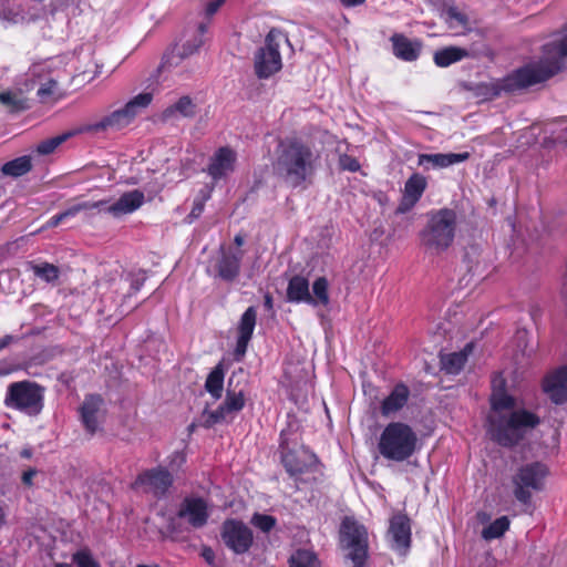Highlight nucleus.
Instances as JSON below:
<instances>
[{
  "instance_id": "obj_1",
  "label": "nucleus",
  "mask_w": 567,
  "mask_h": 567,
  "mask_svg": "<svg viewBox=\"0 0 567 567\" xmlns=\"http://www.w3.org/2000/svg\"><path fill=\"white\" fill-rule=\"evenodd\" d=\"M503 380H493L492 411L488 416L492 437L504 446L517 444L525 434L539 424V417L519 408L517 400L503 389Z\"/></svg>"
},
{
  "instance_id": "obj_2",
  "label": "nucleus",
  "mask_w": 567,
  "mask_h": 567,
  "mask_svg": "<svg viewBox=\"0 0 567 567\" xmlns=\"http://www.w3.org/2000/svg\"><path fill=\"white\" fill-rule=\"evenodd\" d=\"M319 155L300 140H286L279 143L274 162L275 174L288 186H301L312 174Z\"/></svg>"
},
{
  "instance_id": "obj_3",
  "label": "nucleus",
  "mask_w": 567,
  "mask_h": 567,
  "mask_svg": "<svg viewBox=\"0 0 567 567\" xmlns=\"http://www.w3.org/2000/svg\"><path fill=\"white\" fill-rule=\"evenodd\" d=\"M567 56V29L561 34L544 45L539 62L528 64L517 70L505 80L504 90H516L547 80L563 68V60Z\"/></svg>"
},
{
  "instance_id": "obj_4",
  "label": "nucleus",
  "mask_w": 567,
  "mask_h": 567,
  "mask_svg": "<svg viewBox=\"0 0 567 567\" xmlns=\"http://www.w3.org/2000/svg\"><path fill=\"white\" fill-rule=\"evenodd\" d=\"M416 444L417 435L410 425L392 422L382 431L378 450L385 460L403 462L413 455Z\"/></svg>"
},
{
  "instance_id": "obj_5",
  "label": "nucleus",
  "mask_w": 567,
  "mask_h": 567,
  "mask_svg": "<svg viewBox=\"0 0 567 567\" xmlns=\"http://www.w3.org/2000/svg\"><path fill=\"white\" fill-rule=\"evenodd\" d=\"M456 230V213L442 208L429 214L426 227L421 233L422 244L436 252L447 249Z\"/></svg>"
},
{
  "instance_id": "obj_6",
  "label": "nucleus",
  "mask_w": 567,
  "mask_h": 567,
  "mask_svg": "<svg viewBox=\"0 0 567 567\" xmlns=\"http://www.w3.org/2000/svg\"><path fill=\"white\" fill-rule=\"evenodd\" d=\"M44 389L32 381H19L9 384L4 404L27 415L35 416L43 409Z\"/></svg>"
},
{
  "instance_id": "obj_7",
  "label": "nucleus",
  "mask_w": 567,
  "mask_h": 567,
  "mask_svg": "<svg viewBox=\"0 0 567 567\" xmlns=\"http://www.w3.org/2000/svg\"><path fill=\"white\" fill-rule=\"evenodd\" d=\"M152 99L153 95L148 92L140 93L128 101L124 107L112 112L94 124L80 127L79 132L92 133L106 130H121L127 126L142 110L146 109L152 102Z\"/></svg>"
},
{
  "instance_id": "obj_8",
  "label": "nucleus",
  "mask_w": 567,
  "mask_h": 567,
  "mask_svg": "<svg viewBox=\"0 0 567 567\" xmlns=\"http://www.w3.org/2000/svg\"><path fill=\"white\" fill-rule=\"evenodd\" d=\"M547 475L548 468L540 462L527 463L519 466L512 477L515 498L523 504H527L532 498L533 492H538L544 488Z\"/></svg>"
},
{
  "instance_id": "obj_9",
  "label": "nucleus",
  "mask_w": 567,
  "mask_h": 567,
  "mask_svg": "<svg viewBox=\"0 0 567 567\" xmlns=\"http://www.w3.org/2000/svg\"><path fill=\"white\" fill-rule=\"evenodd\" d=\"M288 40L279 30L272 29L265 39V45L261 47L254 58L255 72L258 78L267 79L277 73L282 68L280 44Z\"/></svg>"
},
{
  "instance_id": "obj_10",
  "label": "nucleus",
  "mask_w": 567,
  "mask_h": 567,
  "mask_svg": "<svg viewBox=\"0 0 567 567\" xmlns=\"http://www.w3.org/2000/svg\"><path fill=\"white\" fill-rule=\"evenodd\" d=\"M341 544L349 550V558L354 567H362L368 557V532L352 517L342 520L340 529Z\"/></svg>"
},
{
  "instance_id": "obj_11",
  "label": "nucleus",
  "mask_w": 567,
  "mask_h": 567,
  "mask_svg": "<svg viewBox=\"0 0 567 567\" xmlns=\"http://www.w3.org/2000/svg\"><path fill=\"white\" fill-rule=\"evenodd\" d=\"M205 24L190 32L184 34L183 39L174 45L171 53L166 55L165 65L168 68L177 66L179 62L196 53L204 43Z\"/></svg>"
},
{
  "instance_id": "obj_12",
  "label": "nucleus",
  "mask_w": 567,
  "mask_h": 567,
  "mask_svg": "<svg viewBox=\"0 0 567 567\" xmlns=\"http://www.w3.org/2000/svg\"><path fill=\"white\" fill-rule=\"evenodd\" d=\"M221 538L224 543L236 554H243L252 544V533L244 523L235 519L223 524Z\"/></svg>"
},
{
  "instance_id": "obj_13",
  "label": "nucleus",
  "mask_w": 567,
  "mask_h": 567,
  "mask_svg": "<svg viewBox=\"0 0 567 567\" xmlns=\"http://www.w3.org/2000/svg\"><path fill=\"white\" fill-rule=\"evenodd\" d=\"M245 406V396L243 391L235 392L227 390L224 403L215 411L205 412L204 425L210 427L216 423L226 422L234 419V415Z\"/></svg>"
},
{
  "instance_id": "obj_14",
  "label": "nucleus",
  "mask_w": 567,
  "mask_h": 567,
  "mask_svg": "<svg viewBox=\"0 0 567 567\" xmlns=\"http://www.w3.org/2000/svg\"><path fill=\"white\" fill-rule=\"evenodd\" d=\"M244 251L221 248L212 265L214 275L221 280L233 281L239 274Z\"/></svg>"
},
{
  "instance_id": "obj_15",
  "label": "nucleus",
  "mask_w": 567,
  "mask_h": 567,
  "mask_svg": "<svg viewBox=\"0 0 567 567\" xmlns=\"http://www.w3.org/2000/svg\"><path fill=\"white\" fill-rule=\"evenodd\" d=\"M172 484V475L164 468H153L141 473L133 487L154 495L164 494Z\"/></svg>"
},
{
  "instance_id": "obj_16",
  "label": "nucleus",
  "mask_w": 567,
  "mask_h": 567,
  "mask_svg": "<svg viewBox=\"0 0 567 567\" xmlns=\"http://www.w3.org/2000/svg\"><path fill=\"white\" fill-rule=\"evenodd\" d=\"M388 537L394 550L405 554L411 545L410 519L403 514L393 515L390 519Z\"/></svg>"
},
{
  "instance_id": "obj_17",
  "label": "nucleus",
  "mask_w": 567,
  "mask_h": 567,
  "mask_svg": "<svg viewBox=\"0 0 567 567\" xmlns=\"http://www.w3.org/2000/svg\"><path fill=\"white\" fill-rule=\"evenodd\" d=\"M208 516V504L200 497L185 498L178 511V517L194 528L203 527L207 523Z\"/></svg>"
},
{
  "instance_id": "obj_18",
  "label": "nucleus",
  "mask_w": 567,
  "mask_h": 567,
  "mask_svg": "<svg viewBox=\"0 0 567 567\" xmlns=\"http://www.w3.org/2000/svg\"><path fill=\"white\" fill-rule=\"evenodd\" d=\"M100 208V212H105L114 218H121L124 215L136 212L145 202V195L138 189L124 193L116 202L110 203Z\"/></svg>"
},
{
  "instance_id": "obj_19",
  "label": "nucleus",
  "mask_w": 567,
  "mask_h": 567,
  "mask_svg": "<svg viewBox=\"0 0 567 567\" xmlns=\"http://www.w3.org/2000/svg\"><path fill=\"white\" fill-rule=\"evenodd\" d=\"M544 393L556 404L567 401V367L550 371L543 380Z\"/></svg>"
},
{
  "instance_id": "obj_20",
  "label": "nucleus",
  "mask_w": 567,
  "mask_h": 567,
  "mask_svg": "<svg viewBox=\"0 0 567 567\" xmlns=\"http://www.w3.org/2000/svg\"><path fill=\"white\" fill-rule=\"evenodd\" d=\"M426 185L427 182L423 175L417 173L411 175L405 182L403 196L396 213L404 214L412 209L424 193Z\"/></svg>"
},
{
  "instance_id": "obj_21",
  "label": "nucleus",
  "mask_w": 567,
  "mask_h": 567,
  "mask_svg": "<svg viewBox=\"0 0 567 567\" xmlns=\"http://www.w3.org/2000/svg\"><path fill=\"white\" fill-rule=\"evenodd\" d=\"M256 320H257V311L255 307H249L241 316L237 331V343L235 348V354L238 358H241L245 355L247 351L248 343L252 337L254 329L256 327Z\"/></svg>"
},
{
  "instance_id": "obj_22",
  "label": "nucleus",
  "mask_w": 567,
  "mask_h": 567,
  "mask_svg": "<svg viewBox=\"0 0 567 567\" xmlns=\"http://www.w3.org/2000/svg\"><path fill=\"white\" fill-rule=\"evenodd\" d=\"M236 154L228 147L219 148L210 159L208 174L214 179L228 176L235 169Z\"/></svg>"
},
{
  "instance_id": "obj_23",
  "label": "nucleus",
  "mask_w": 567,
  "mask_h": 567,
  "mask_svg": "<svg viewBox=\"0 0 567 567\" xmlns=\"http://www.w3.org/2000/svg\"><path fill=\"white\" fill-rule=\"evenodd\" d=\"M316 456L307 450L289 451L284 453L282 463L291 476L307 472L316 464Z\"/></svg>"
},
{
  "instance_id": "obj_24",
  "label": "nucleus",
  "mask_w": 567,
  "mask_h": 567,
  "mask_svg": "<svg viewBox=\"0 0 567 567\" xmlns=\"http://www.w3.org/2000/svg\"><path fill=\"white\" fill-rule=\"evenodd\" d=\"M103 400L99 395H90L85 398L81 406V417L85 429L94 434L99 430L102 417Z\"/></svg>"
},
{
  "instance_id": "obj_25",
  "label": "nucleus",
  "mask_w": 567,
  "mask_h": 567,
  "mask_svg": "<svg viewBox=\"0 0 567 567\" xmlns=\"http://www.w3.org/2000/svg\"><path fill=\"white\" fill-rule=\"evenodd\" d=\"M197 113V105L189 96H182L162 112L163 121L192 118Z\"/></svg>"
},
{
  "instance_id": "obj_26",
  "label": "nucleus",
  "mask_w": 567,
  "mask_h": 567,
  "mask_svg": "<svg viewBox=\"0 0 567 567\" xmlns=\"http://www.w3.org/2000/svg\"><path fill=\"white\" fill-rule=\"evenodd\" d=\"M470 154L465 153H449V154H420L417 157V164L420 166L431 165L433 168H444L451 165L464 162L468 158Z\"/></svg>"
},
{
  "instance_id": "obj_27",
  "label": "nucleus",
  "mask_w": 567,
  "mask_h": 567,
  "mask_svg": "<svg viewBox=\"0 0 567 567\" xmlns=\"http://www.w3.org/2000/svg\"><path fill=\"white\" fill-rule=\"evenodd\" d=\"M393 44V53L396 58L404 61H415L421 52V43L412 41L403 34H394L391 38Z\"/></svg>"
},
{
  "instance_id": "obj_28",
  "label": "nucleus",
  "mask_w": 567,
  "mask_h": 567,
  "mask_svg": "<svg viewBox=\"0 0 567 567\" xmlns=\"http://www.w3.org/2000/svg\"><path fill=\"white\" fill-rule=\"evenodd\" d=\"M409 395V389L404 384H398L383 400L381 404L382 415L390 416L400 411L406 404Z\"/></svg>"
},
{
  "instance_id": "obj_29",
  "label": "nucleus",
  "mask_w": 567,
  "mask_h": 567,
  "mask_svg": "<svg viewBox=\"0 0 567 567\" xmlns=\"http://www.w3.org/2000/svg\"><path fill=\"white\" fill-rule=\"evenodd\" d=\"M473 349L474 344L467 343L464 349L458 352L442 355L441 363L443 370L451 374L458 373L467 361L468 354L472 353Z\"/></svg>"
},
{
  "instance_id": "obj_30",
  "label": "nucleus",
  "mask_w": 567,
  "mask_h": 567,
  "mask_svg": "<svg viewBox=\"0 0 567 567\" xmlns=\"http://www.w3.org/2000/svg\"><path fill=\"white\" fill-rule=\"evenodd\" d=\"M287 299L290 302L308 303L310 299L309 282L307 278L295 276L289 280L287 287Z\"/></svg>"
},
{
  "instance_id": "obj_31",
  "label": "nucleus",
  "mask_w": 567,
  "mask_h": 567,
  "mask_svg": "<svg viewBox=\"0 0 567 567\" xmlns=\"http://www.w3.org/2000/svg\"><path fill=\"white\" fill-rule=\"evenodd\" d=\"M470 55L466 49L460 47H446L434 53L433 60L440 68H446L458 62Z\"/></svg>"
},
{
  "instance_id": "obj_32",
  "label": "nucleus",
  "mask_w": 567,
  "mask_h": 567,
  "mask_svg": "<svg viewBox=\"0 0 567 567\" xmlns=\"http://www.w3.org/2000/svg\"><path fill=\"white\" fill-rule=\"evenodd\" d=\"M32 168L31 157L28 155L7 162L1 167V173L10 177H20Z\"/></svg>"
},
{
  "instance_id": "obj_33",
  "label": "nucleus",
  "mask_w": 567,
  "mask_h": 567,
  "mask_svg": "<svg viewBox=\"0 0 567 567\" xmlns=\"http://www.w3.org/2000/svg\"><path fill=\"white\" fill-rule=\"evenodd\" d=\"M328 288L329 284L324 277L317 278L312 284L311 300H308V305L327 307L330 302Z\"/></svg>"
},
{
  "instance_id": "obj_34",
  "label": "nucleus",
  "mask_w": 567,
  "mask_h": 567,
  "mask_svg": "<svg viewBox=\"0 0 567 567\" xmlns=\"http://www.w3.org/2000/svg\"><path fill=\"white\" fill-rule=\"evenodd\" d=\"M0 104L10 112H20L28 109V100L20 90L1 92Z\"/></svg>"
},
{
  "instance_id": "obj_35",
  "label": "nucleus",
  "mask_w": 567,
  "mask_h": 567,
  "mask_svg": "<svg viewBox=\"0 0 567 567\" xmlns=\"http://www.w3.org/2000/svg\"><path fill=\"white\" fill-rule=\"evenodd\" d=\"M224 377L223 365L218 364L212 370L206 379L205 389L216 400L221 398L224 390Z\"/></svg>"
},
{
  "instance_id": "obj_36",
  "label": "nucleus",
  "mask_w": 567,
  "mask_h": 567,
  "mask_svg": "<svg viewBox=\"0 0 567 567\" xmlns=\"http://www.w3.org/2000/svg\"><path fill=\"white\" fill-rule=\"evenodd\" d=\"M79 130L76 131H69L65 133H62L60 135H56L54 137L47 138L42 142H40L37 145V153L40 155H49L52 154L60 145H62L65 141H68L70 137L74 136L75 134H79Z\"/></svg>"
},
{
  "instance_id": "obj_37",
  "label": "nucleus",
  "mask_w": 567,
  "mask_h": 567,
  "mask_svg": "<svg viewBox=\"0 0 567 567\" xmlns=\"http://www.w3.org/2000/svg\"><path fill=\"white\" fill-rule=\"evenodd\" d=\"M31 269L37 277L48 284L55 282L60 277V269L53 264H32Z\"/></svg>"
},
{
  "instance_id": "obj_38",
  "label": "nucleus",
  "mask_w": 567,
  "mask_h": 567,
  "mask_svg": "<svg viewBox=\"0 0 567 567\" xmlns=\"http://www.w3.org/2000/svg\"><path fill=\"white\" fill-rule=\"evenodd\" d=\"M509 519L502 516L482 530V537L486 540L498 538L509 528Z\"/></svg>"
},
{
  "instance_id": "obj_39",
  "label": "nucleus",
  "mask_w": 567,
  "mask_h": 567,
  "mask_svg": "<svg viewBox=\"0 0 567 567\" xmlns=\"http://www.w3.org/2000/svg\"><path fill=\"white\" fill-rule=\"evenodd\" d=\"M38 96L44 103L55 101L62 96V90L56 80L50 79L41 84Z\"/></svg>"
},
{
  "instance_id": "obj_40",
  "label": "nucleus",
  "mask_w": 567,
  "mask_h": 567,
  "mask_svg": "<svg viewBox=\"0 0 567 567\" xmlns=\"http://www.w3.org/2000/svg\"><path fill=\"white\" fill-rule=\"evenodd\" d=\"M106 204H107L106 199H102V200H97V202H82V203H78V204L70 206L68 209H65L62 213H63L64 218L66 219L70 217H74L79 213L85 212V210L96 209L100 212V208L102 206H105Z\"/></svg>"
},
{
  "instance_id": "obj_41",
  "label": "nucleus",
  "mask_w": 567,
  "mask_h": 567,
  "mask_svg": "<svg viewBox=\"0 0 567 567\" xmlns=\"http://www.w3.org/2000/svg\"><path fill=\"white\" fill-rule=\"evenodd\" d=\"M290 567H313L316 556L309 550H297L289 559Z\"/></svg>"
},
{
  "instance_id": "obj_42",
  "label": "nucleus",
  "mask_w": 567,
  "mask_h": 567,
  "mask_svg": "<svg viewBox=\"0 0 567 567\" xmlns=\"http://www.w3.org/2000/svg\"><path fill=\"white\" fill-rule=\"evenodd\" d=\"M445 20L451 29L465 28L467 25V17L456 7H449L445 10Z\"/></svg>"
},
{
  "instance_id": "obj_43",
  "label": "nucleus",
  "mask_w": 567,
  "mask_h": 567,
  "mask_svg": "<svg viewBox=\"0 0 567 567\" xmlns=\"http://www.w3.org/2000/svg\"><path fill=\"white\" fill-rule=\"evenodd\" d=\"M251 524L260 530L267 533L276 525V519L270 515L255 514L251 518Z\"/></svg>"
},
{
  "instance_id": "obj_44",
  "label": "nucleus",
  "mask_w": 567,
  "mask_h": 567,
  "mask_svg": "<svg viewBox=\"0 0 567 567\" xmlns=\"http://www.w3.org/2000/svg\"><path fill=\"white\" fill-rule=\"evenodd\" d=\"M73 561L78 567H99L92 555L87 551H78L73 555Z\"/></svg>"
},
{
  "instance_id": "obj_45",
  "label": "nucleus",
  "mask_w": 567,
  "mask_h": 567,
  "mask_svg": "<svg viewBox=\"0 0 567 567\" xmlns=\"http://www.w3.org/2000/svg\"><path fill=\"white\" fill-rule=\"evenodd\" d=\"M517 347L522 353V357H530L534 349L528 348L527 343V332L525 330H519L516 333Z\"/></svg>"
},
{
  "instance_id": "obj_46",
  "label": "nucleus",
  "mask_w": 567,
  "mask_h": 567,
  "mask_svg": "<svg viewBox=\"0 0 567 567\" xmlns=\"http://www.w3.org/2000/svg\"><path fill=\"white\" fill-rule=\"evenodd\" d=\"M340 165L343 169L350 171V172H357L360 168L359 162L348 155H343L340 157Z\"/></svg>"
},
{
  "instance_id": "obj_47",
  "label": "nucleus",
  "mask_w": 567,
  "mask_h": 567,
  "mask_svg": "<svg viewBox=\"0 0 567 567\" xmlns=\"http://www.w3.org/2000/svg\"><path fill=\"white\" fill-rule=\"evenodd\" d=\"M224 2L225 0H213L208 2L206 6V14L213 16L214 13H216Z\"/></svg>"
},
{
  "instance_id": "obj_48",
  "label": "nucleus",
  "mask_w": 567,
  "mask_h": 567,
  "mask_svg": "<svg viewBox=\"0 0 567 567\" xmlns=\"http://www.w3.org/2000/svg\"><path fill=\"white\" fill-rule=\"evenodd\" d=\"M202 557L206 560L207 564L213 565L215 559V553L210 547H203Z\"/></svg>"
},
{
  "instance_id": "obj_49",
  "label": "nucleus",
  "mask_w": 567,
  "mask_h": 567,
  "mask_svg": "<svg viewBox=\"0 0 567 567\" xmlns=\"http://www.w3.org/2000/svg\"><path fill=\"white\" fill-rule=\"evenodd\" d=\"M203 210L204 204L202 202L195 203L190 214L188 215L189 221L197 218L203 213Z\"/></svg>"
},
{
  "instance_id": "obj_50",
  "label": "nucleus",
  "mask_w": 567,
  "mask_h": 567,
  "mask_svg": "<svg viewBox=\"0 0 567 567\" xmlns=\"http://www.w3.org/2000/svg\"><path fill=\"white\" fill-rule=\"evenodd\" d=\"M64 216H63V213H60L58 215H54L52 216L48 221H47V225L45 227L48 228H53V227H56L59 226L63 220H64Z\"/></svg>"
},
{
  "instance_id": "obj_51",
  "label": "nucleus",
  "mask_w": 567,
  "mask_h": 567,
  "mask_svg": "<svg viewBox=\"0 0 567 567\" xmlns=\"http://www.w3.org/2000/svg\"><path fill=\"white\" fill-rule=\"evenodd\" d=\"M14 340H16L14 337L10 336V334L2 337L0 339V351L3 350L4 348L9 347Z\"/></svg>"
},
{
  "instance_id": "obj_52",
  "label": "nucleus",
  "mask_w": 567,
  "mask_h": 567,
  "mask_svg": "<svg viewBox=\"0 0 567 567\" xmlns=\"http://www.w3.org/2000/svg\"><path fill=\"white\" fill-rule=\"evenodd\" d=\"M34 475H35V471L34 470H29V471L24 472L23 475H22L23 483L25 485H31Z\"/></svg>"
},
{
  "instance_id": "obj_53",
  "label": "nucleus",
  "mask_w": 567,
  "mask_h": 567,
  "mask_svg": "<svg viewBox=\"0 0 567 567\" xmlns=\"http://www.w3.org/2000/svg\"><path fill=\"white\" fill-rule=\"evenodd\" d=\"M365 0H340V2L346 7H354L362 4Z\"/></svg>"
},
{
  "instance_id": "obj_54",
  "label": "nucleus",
  "mask_w": 567,
  "mask_h": 567,
  "mask_svg": "<svg viewBox=\"0 0 567 567\" xmlns=\"http://www.w3.org/2000/svg\"><path fill=\"white\" fill-rule=\"evenodd\" d=\"M6 511L0 506V528L6 524Z\"/></svg>"
},
{
  "instance_id": "obj_55",
  "label": "nucleus",
  "mask_w": 567,
  "mask_h": 567,
  "mask_svg": "<svg viewBox=\"0 0 567 567\" xmlns=\"http://www.w3.org/2000/svg\"><path fill=\"white\" fill-rule=\"evenodd\" d=\"M234 241H235V244L237 246V249H239L240 246H243V244H244V237L240 236V235H237V236H235Z\"/></svg>"
},
{
  "instance_id": "obj_56",
  "label": "nucleus",
  "mask_w": 567,
  "mask_h": 567,
  "mask_svg": "<svg viewBox=\"0 0 567 567\" xmlns=\"http://www.w3.org/2000/svg\"><path fill=\"white\" fill-rule=\"evenodd\" d=\"M265 306H266L267 308H271V307H272V299H271V297H270L269 295H267V296L265 297Z\"/></svg>"
},
{
  "instance_id": "obj_57",
  "label": "nucleus",
  "mask_w": 567,
  "mask_h": 567,
  "mask_svg": "<svg viewBox=\"0 0 567 567\" xmlns=\"http://www.w3.org/2000/svg\"><path fill=\"white\" fill-rule=\"evenodd\" d=\"M54 567H72V566L69 564L60 563V564H56Z\"/></svg>"
},
{
  "instance_id": "obj_58",
  "label": "nucleus",
  "mask_w": 567,
  "mask_h": 567,
  "mask_svg": "<svg viewBox=\"0 0 567 567\" xmlns=\"http://www.w3.org/2000/svg\"><path fill=\"white\" fill-rule=\"evenodd\" d=\"M137 567H158L157 565H138Z\"/></svg>"
},
{
  "instance_id": "obj_59",
  "label": "nucleus",
  "mask_w": 567,
  "mask_h": 567,
  "mask_svg": "<svg viewBox=\"0 0 567 567\" xmlns=\"http://www.w3.org/2000/svg\"><path fill=\"white\" fill-rule=\"evenodd\" d=\"M22 455L25 456V457H29L30 453L25 451V452L22 453Z\"/></svg>"
},
{
  "instance_id": "obj_60",
  "label": "nucleus",
  "mask_w": 567,
  "mask_h": 567,
  "mask_svg": "<svg viewBox=\"0 0 567 567\" xmlns=\"http://www.w3.org/2000/svg\"><path fill=\"white\" fill-rule=\"evenodd\" d=\"M285 446H286V442L282 440L281 441V447L285 449Z\"/></svg>"
},
{
  "instance_id": "obj_61",
  "label": "nucleus",
  "mask_w": 567,
  "mask_h": 567,
  "mask_svg": "<svg viewBox=\"0 0 567 567\" xmlns=\"http://www.w3.org/2000/svg\"><path fill=\"white\" fill-rule=\"evenodd\" d=\"M558 138H560L563 142H567V138H565L563 136H559Z\"/></svg>"
},
{
  "instance_id": "obj_62",
  "label": "nucleus",
  "mask_w": 567,
  "mask_h": 567,
  "mask_svg": "<svg viewBox=\"0 0 567 567\" xmlns=\"http://www.w3.org/2000/svg\"><path fill=\"white\" fill-rule=\"evenodd\" d=\"M313 567H316V565Z\"/></svg>"
}]
</instances>
